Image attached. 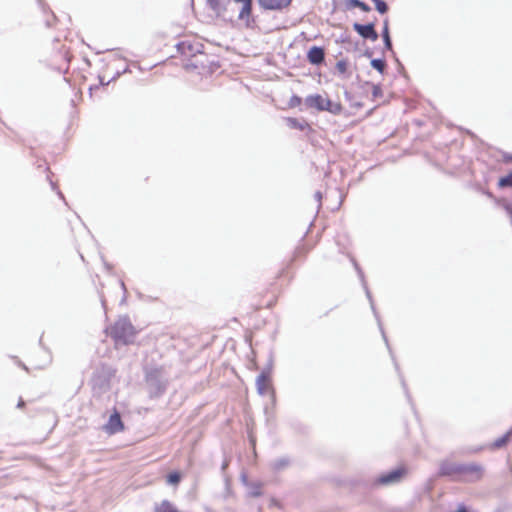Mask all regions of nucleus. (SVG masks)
I'll return each instance as SVG.
<instances>
[{
    "label": "nucleus",
    "instance_id": "1",
    "mask_svg": "<svg viewBox=\"0 0 512 512\" xmlns=\"http://www.w3.org/2000/svg\"><path fill=\"white\" fill-rule=\"evenodd\" d=\"M180 54L187 59L185 68L187 70H198L200 74L212 72L211 61L204 49V44L197 37H188L177 45Z\"/></svg>",
    "mask_w": 512,
    "mask_h": 512
},
{
    "label": "nucleus",
    "instance_id": "2",
    "mask_svg": "<svg viewBox=\"0 0 512 512\" xmlns=\"http://www.w3.org/2000/svg\"><path fill=\"white\" fill-rule=\"evenodd\" d=\"M126 62L121 57L111 55L101 60L98 78L102 86L108 85L126 71Z\"/></svg>",
    "mask_w": 512,
    "mask_h": 512
},
{
    "label": "nucleus",
    "instance_id": "3",
    "mask_svg": "<svg viewBox=\"0 0 512 512\" xmlns=\"http://www.w3.org/2000/svg\"><path fill=\"white\" fill-rule=\"evenodd\" d=\"M107 333L117 344L127 345L133 341L137 331L127 317H122L109 326Z\"/></svg>",
    "mask_w": 512,
    "mask_h": 512
},
{
    "label": "nucleus",
    "instance_id": "4",
    "mask_svg": "<svg viewBox=\"0 0 512 512\" xmlns=\"http://www.w3.org/2000/svg\"><path fill=\"white\" fill-rule=\"evenodd\" d=\"M305 104L308 108H313L321 112L327 111L333 115H339L343 111V105L340 101H332L321 94L307 96Z\"/></svg>",
    "mask_w": 512,
    "mask_h": 512
},
{
    "label": "nucleus",
    "instance_id": "5",
    "mask_svg": "<svg viewBox=\"0 0 512 512\" xmlns=\"http://www.w3.org/2000/svg\"><path fill=\"white\" fill-rule=\"evenodd\" d=\"M279 290L277 287L262 289L253 295V306L256 311L273 307L278 300Z\"/></svg>",
    "mask_w": 512,
    "mask_h": 512
},
{
    "label": "nucleus",
    "instance_id": "6",
    "mask_svg": "<svg viewBox=\"0 0 512 512\" xmlns=\"http://www.w3.org/2000/svg\"><path fill=\"white\" fill-rule=\"evenodd\" d=\"M407 474L408 468L405 465H400L392 471L379 475L374 479L373 485L379 487L397 484L400 483L407 476Z\"/></svg>",
    "mask_w": 512,
    "mask_h": 512
},
{
    "label": "nucleus",
    "instance_id": "7",
    "mask_svg": "<svg viewBox=\"0 0 512 512\" xmlns=\"http://www.w3.org/2000/svg\"><path fill=\"white\" fill-rule=\"evenodd\" d=\"M460 470V480L464 481L478 480L483 474L482 466L475 463L461 464Z\"/></svg>",
    "mask_w": 512,
    "mask_h": 512
},
{
    "label": "nucleus",
    "instance_id": "8",
    "mask_svg": "<svg viewBox=\"0 0 512 512\" xmlns=\"http://www.w3.org/2000/svg\"><path fill=\"white\" fill-rule=\"evenodd\" d=\"M124 429L125 425L121 419L120 413L115 409L105 424L104 430L108 434L113 435L124 431Z\"/></svg>",
    "mask_w": 512,
    "mask_h": 512
},
{
    "label": "nucleus",
    "instance_id": "9",
    "mask_svg": "<svg viewBox=\"0 0 512 512\" xmlns=\"http://www.w3.org/2000/svg\"><path fill=\"white\" fill-rule=\"evenodd\" d=\"M235 2L242 3V8L239 11L238 18L243 21L247 27L251 26L254 22L252 17V4L253 0H234Z\"/></svg>",
    "mask_w": 512,
    "mask_h": 512
},
{
    "label": "nucleus",
    "instance_id": "10",
    "mask_svg": "<svg viewBox=\"0 0 512 512\" xmlns=\"http://www.w3.org/2000/svg\"><path fill=\"white\" fill-rule=\"evenodd\" d=\"M461 464L451 463L448 461L442 462L439 468L440 476H448L455 480H460Z\"/></svg>",
    "mask_w": 512,
    "mask_h": 512
},
{
    "label": "nucleus",
    "instance_id": "11",
    "mask_svg": "<svg viewBox=\"0 0 512 512\" xmlns=\"http://www.w3.org/2000/svg\"><path fill=\"white\" fill-rule=\"evenodd\" d=\"M353 29L364 39H370L372 41H376L378 39V34L374 28V24L372 23L367 25L354 23Z\"/></svg>",
    "mask_w": 512,
    "mask_h": 512
},
{
    "label": "nucleus",
    "instance_id": "12",
    "mask_svg": "<svg viewBox=\"0 0 512 512\" xmlns=\"http://www.w3.org/2000/svg\"><path fill=\"white\" fill-rule=\"evenodd\" d=\"M256 385L261 395L273 393L272 380L268 373H261L257 378Z\"/></svg>",
    "mask_w": 512,
    "mask_h": 512
},
{
    "label": "nucleus",
    "instance_id": "13",
    "mask_svg": "<svg viewBox=\"0 0 512 512\" xmlns=\"http://www.w3.org/2000/svg\"><path fill=\"white\" fill-rule=\"evenodd\" d=\"M258 2L265 10L280 11L289 7L292 0H258Z\"/></svg>",
    "mask_w": 512,
    "mask_h": 512
},
{
    "label": "nucleus",
    "instance_id": "14",
    "mask_svg": "<svg viewBox=\"0 0 512 512\" xmlns=\"http://www.w3.org/2000/svg\"><path fill=\"white\" fill-rule=\"evenodd\" d=\"M307 59L313 65L323 63L325 59L324 49L318 46L311 47L307 53Z\"/></svg>",
    "mask_w": 512,
    "mask_h": 512
},
{
    "label": "nucleus",
    "instance_id": "15",
    "mask_svg": "<svg viewBox=\"0 0 512 512\" xmlns=\"http://www.w3.org/2000/svg\"><path fill=\"white\" fill-rule=\"evenodd\" d=\"M285 121H286L287 126L292 129L305 131L306 129L310 128V125L306 121H304V120L300 121L297 118L288 117V118H286Z\"/></svg>",
    "mask_w": 512,
    "mask_h": 512
},
{
    "label": "nucleus",
    "instance_id": "16",
    "mask_svg": "<svg viewBox=\"0 0 512 512\" xmlns=\"http://www.w3.org/2000/svg\"><path fill=\"white\" fill-rule=\"evenodd\" d=\"M176 506L169 500H163L156 504L153 512H174Z\"/></svg>",
    "mask_w": 512,
    "mask_h": 512
},
{
    "label": "nucleus",
    "instance_id": "17",
    "mask_svg": "<svg viewBox=\"0 0 512 512\" xmlns=\"http://www.w3.org/2000/svg\"><path fill=\"white\" fill-rule=\"evenodd\" d=\"M512 438V429L507 431L502 437L498 438L493 446L495 448H501L503 446H505L509 441L510 439Z\"/></svg>",
    "mask_w": 512,
    "mask_h": 512
},
{
    "label": "nucleus",
    "instance_id": "18",
    "mask_svg": "<svg viewBox=\"0 0 512 512\" xmlns=\"http://www.w3.org/2000/svg\"><path fill=\"white\" fill-rule=\"evenodd\" d=\"M498 187L499 188L512 187V171L508 175L501 177L499 179Z\"/></svg>",
    "mask_w": 512,
    "mask_h": 512
},
{
    "label": "nucleus",
    "instance_id": "19",
    "mask_svg": "<svg viewBox=\"0 0 512 512\" xmlns=\"http://www.w3.org/2000/svg\"><path fill=\"white\" fill-rule=\"evenodd\" d=\"M166 480H167V483H169L171 485H178L181 480V475L179 472L174 471L167 475Z\"/></svg>",
    "mask_w": 512,
    "mask_h": 512
},
{
    "label": "nucleus",
    "instance_id": "20",
    "mask_svg": "<svg viewBox=\"0 0 512 512\" xmlns=\"http://www.w3.org/2000/svg\"><path fill=\"white\" fill-rule=\"evenodd\" d=\"M250 495L252 497H259L262 495V484L257 482V483H252L250 484Z\"/></svg>",
    "mask_w": 512,
    "mask_h": 512
},
{
    "label": "nucleus",
    "instance_id": "21",
    "mask_svg": "<svg viewBox=\"0 0 512 512\" xmlns=\"http://www.w3.org/2000/svg\"><path fill=\"white\" fill-rule=\"evenodd\" d=\"M302 104V98L298 95H293L288 101V108L294 109Z\"/></svg>",
    "mask_w": 512,
    "mask_h": 512
},
{
    "label": "nucleus",
    "instance_id": "22",
    "mask_svg": "<svg viewBox=\"0 0 512 512\" xmlns=\"http://www.w3.org/2000/svg\"><path fill=\"white\" fill-rule=\"evenodd\" d=\"M374 3L379 13L384 14L388 11V5L383 0H377Z\"/></svg>",
    "mask_w": 512,
    "mask_h": 512
},
{
    "label": "nucleus",
    "instance_id": "23",
    "mask_svg": "<svg viewBox=\"0 0 512 512\" xmlns=\"http://www.w3.org/2000/svg\"><path fill=\"white\" fill-rule=\"evenodd\" d=\"M383 38H384L385 44L388 47H391V40H390L389 29H388V20L384 21Z\"/></svg>",
    "mask_w": 512,
    "mask_h": 512
},
{
    "label": "nucleus",
    "instance_id": "24",
    "mask_svg": "<svg viewBox=\"0 0 512 512\" xmlns=\"http://www.w3.org/2000/svg\"><path fill=\"white\" fill-rule=\"evenodd\" d=\"M360 0H344V6L347 10L357 8Z\"/></svg>",
    "mask_w": 512,
    "mask_h": 512
},
{
    "label": "nucleus",
    "instance_id": "25",
    "mask_svg": "<svg viewBox=\"0 0 512 512\" xmlns=\"http://www.w3.org/2000/svg\"><path fill=\"white\" fill-rule=\"evenodd\" d=\"M336 68L339 72L345 73L347 70V63L345 61H339L336 64Z\"/></svg>",
    "mask_w": 512,
    "mask_h": 512
},
{
    "label": "nucleus",
    "instance_id": "26",
    "mask_svg": "<svg viewBox=\"0 0 512 512\" xmlns=\"http://www.w3.org/2000/svg\"><path fill=\"white\" fill-rule=\"evenodd\" d=\"M213 10H218L221 6V0H207Z\"/></svg>",
    "mask_w": 512,
    "mask_h": 512
},
{
    "label": "nucleus",
    "instance_id": "27",
    "mask_svg": "<svg viewBox=\"0 0 512 512\" xmlns=\"http://www.w3.org/2000/svg\"><path fill=\"white\" fill-rule=\"evenodd\" d=\"M372 65L374 68H376L380 72H382L384 69V63L381 60H373Z\"/></svg>",
    "mask_w": 512,
    "mask_h": 512
},
{
    "label": "nucleus",
    "instance_id": "28",
    "mask_svg": "<svg viewBox=\"0 0 512 512\" xmlns=\"http://www.w3.org/2000/svg\"><path fill=\"white\" fill-rule=\"evenodd\" d=\"M357 8L361 9L364 12H369L370 11V7L366 3L362 2V1L359 2V5H358Z\"/></svg>",
    "mask_w": 512,
    "mask_h": 512
},
{
    "label": "nucleus",
    "instance_id": "29",
    "mask_svg": "<svg viewBox=\"0 0 512 512\" xmlns=\"http://www.w3.org/2000/svg\"><path fill=\"white\" fill-rule=\"evenodd\" d=\"M380 94V88L377 86L373 87V95L376 97Z\"/></svg>",
    "mask_w": 512,
    "mask_h": 512
},
{
    "label": "nucleus",
    "instance_id": "30",
    "mask_svg": "<svg viewBox=\"0 0 512 512\" xmlns=\"http://www.w3.org/2000/svg\"><path fill=\"white\" fill-rule=\"evenodd\" d=\"M24 406H25V402L22 398H20V400L18 401L17 407L24 408Z\"/></svg>",
    "mask_w": 512,
    "mask_h": 512
},
{
    "label": "nucleus",
    "instance_id": "31",
    "mask_svg": "<svg viewBox=\"0 0 512 512\" xmlns=\"http://www.w3.org/2000/svg\"><path fill=\"white\" fill-rule=\"evenodd\" d=\"M456 512H468L464 506H460Z\"/></svg>",
    "mask_w": 512,
    "mask_h": 512
}]
</instances>
